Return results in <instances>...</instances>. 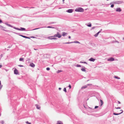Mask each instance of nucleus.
<instances>
[{
    "mask_svg": "<svg viewBox=\"0 0 124 124\" xmlns=\"http://www.w3.org/2000/svg\"><path fill=\"white\" fill-rule=\"evenodd\" d=\"M62 71L61 70H59L57 71L56 72L57 73H58L60 72H62Z\"/></svg>",
    "mask_w": 124,
    "mask_h": 124,
    "instance_id": "nucleus-24",
    "label": "nucleus"
},
{
    "mask_svg": "<svg viewBox=\"0 0 124 124\" xmlns=\"http://www.w3.org/2000/svg\"><path fill=\"white\" fill-rule=\"evenodd\" d=\"M98 106H95V108H98Z\"/></svg>",
    "mask_w": 124,
    "mask_h": 124,
    "instance_id": "nucleus-37",
    "label": "nucleus"
},
{
    "mask_svg": "<svg viewBox=\"0 0 124 124\" xmlns=\"http://www.w3.org/2000/svg\"><path fill=\"white\" fill-rule=\"evenodd\" d=\"M89 60L91 61L94 62L95 60V59L91 58L89 59Z\"/></svg>",
    "mask_w": 124,
    "mask_h": 124,
    "instance_id": "nucleus-13",
    "label": "nucleus"
},
{
    "mask_svg": "<svg viewBox=\"0 0 124 124\" xmlns=\"http://www.w3.org/2000/svg\"><path fill=\"white\" fill-rule=\"evenodd\" d=\"M1 82L0 81V85H1Z\"/></svg>",
    "mask_w": 124,
    "mask_h": 124,
    "instance_id": "nucleus-48",
    "label": "nucleus"
},
{
    "mask_svg": "<svg viewBox=\"0 0 124 124\" xmlns=\"http://www.w3.org/2000/svg\"><path fill=\"white\" fill-rule=\"evenodd\" d=\"M18 73V70L16 69H15L14 70V73L15 74H17Z\"/></svg>",
    "mask_w": 124,
    "mask_h": 124,
    "instance_id": "nucleus-6",
    "label": "nucleus"
},
{
    "mask_svg": "<svg viewBox=\"0 0 124 124\" xmlns=\"http://www.w3.org/2000/svg\"><path fill=\"white\" fill-rule=\"evenodd\" d=\"M114 59L112 57H111L109 59H108V61H114Z\"/></svg>",
    "mask_w": 124,
    "mask_h": 124,
    "instance_id": "nucleus-8",
    "label": "nucleus"
},
{
    "mask_svg": "<svg viewBox=\"0 0 124 124\" xmlns=\"http://www.w3.org/2000/svg\"><path fill=\"white\" fill-rule=\"evenodd\" d=\"M70 38H71V37L70 36H69V38L70 39Z\"/></svg>",
    "mask_w": 124,
    "mask_h": 124,
    "instance_id": "nucleus-43",
    "label": "nucleus"
},
{
    "mask_svg": "<svg viewBox=\"0 0 124 124\" xmlns=\"http://www.w3.org/2000/svg\"><path fill=\"white\" fill-rule=\"evenodd\" d=\"M57 124H63V123L61 121H59L57 122Z\"/></svg>",
    "mask_w": 124,
    "mask_h": 124,
    "instance_id": "nucleus-19",
    "label": "nucleus"
},
{
    "mask_svg": "<svg viewBox=\"0 0 124 124\" xmlns=\"http://www.w3.org/2000/svg\"><path fill=\"white\" fill-rule=\"evenodd\" d=\"M69 87L70 89H71V86L70 85H69Z\"/></svg>",
    "mask_w": 124,
    "mask_h": 124,
    "instance_id": "nucleus-32",
    "label": "nucleus"
},
{
    "mask_svg": "<svg viewBox=\"0 0 124 124\" xmlns=\"http://www.w3.org/2000/svg\"><path fill=\"white\" fill-rule=\"evenodd\" d=\"M34 50H37V49H35V48H34Z\"/></svg>",
    "mask_w": 124,
    "mask_h": 124,
    "instance_id": "nucleus-47",
    "label": "nucleus"
},
{
    "mask_svg": "<svg viewBox=\"0 0 124 124\" xmlns=\"http://www.w3.org/2000/svg\"><path fill=\"white\" fill-rule=\"evenodd\" d=\"M122 2L121 1H117L115 2V4H119L122 3Z\"/></svg>",
    "mask_w": 124,
    "mask_h": 124,
    "instance_id": "nucleus-14",
    "label": "nucleus"
},
{
    "mask_svg": "<svg viewBox=\"0 0 124 124\" xmlns=\"http://www.w3.org/2000/svg\"><path fill=\"white\" fill-rule=\"evenodd\" d=\"M121 10L120 8H118L116 9V11L117 12H120Z\"/></svg>",
    "mask_w": 124,
    "mask_h": 124,
    "instance_id": "nucleus-7",
    "label": "nucleus"
},
{
    "mask_svg": "<svg viewBox=\"0 0 124 124\" xmlns=\"http://www.w3.org/2000/svg\"><path fill=\"white\" fill-rule=\"evenodd\" d=\"M5 24L6 25H7L8 26H9V27H13V26H11V25L9 24H8L7 23H6Z\"/></svg>",
    "mask_w": 124,
    "mask_h": 124,
    "instance_id": "nucleus-20",
    "label": "nucleus"
},
{
    "mask_svg": "<svg viewBox=\"0 0 124 124\" xmlns=\"http://www.w3.org/2000/svg\"><path fill=\"white\" fill-rule=\"evenodd\" d=\"M18 66L19 67H23V65H18Z\"/></svg>",
    "mask_w": 124,
    "mask_h": 124,
    "instance_id": "nucleus-36",
    "label": "nucleus"
},
{
    "mask_svg": "<svg viewBox=\"0 0 124 124\" xmlns=\"http://www.w3.org/2000/svg\"><path fill=\"white\" fill-rule=\"evenodd\" d=\"M64 1V0H62V1Z\"/></svg>",
    "mask_w": 124,
    "mask_h": 124,
    "instance_id": "nucleus-49",
    "label": "nucleus"
},
{
    "mask_svg": "<svg viewBox=\"0 0 124 124\" xmlns=\"http://www.w3.org/2000/svg\"><path fill=\"white\" fill-rule=\"evenodd\" d=\"M95 27H93L92 28V29H93L95 28Z\"/></svg>",
    "mask_w": 124,
    "mask_h": 124,
    "instance_id": "nucleus-41",
    "label": "nucleus"
},
{
    "mask_svg": "<svg viewBox=\"0 0 124 124\" xmlns=\"http://www.w3.org/2000/svg\"><path fill=\"white\" fill-rule=\"evenodd\" d=\"M0 26L1 27V28H3V27H2V26Z\"/></svg>",
    "mask_w": 124,
    "mask_h": 124,
    "instance_id": "nucleus-46",
    "label": "nucleus"
},
{
    "mask_svg": "<svg viewBox=\"0 0 124 124\" xmlns=\"http://www.w3.org/2000/svg\"><path fill=\"white\" fill-rule=\"evenodd\" d=\"M31 38H34V37H31Z\"/></svg>",
    "mask_w": 124,
    "mask_h": 124,
    "instance_id": "nucleus-50",
    "label": "nucleus"
},
{
    "mask_svg": "<svg viewBox=\"0 0 124 124\" xmlns=\"http://www.w3.org/2000/svg\"><path fill=\"white\" fill-rule=\"evenodd\" d=\"M123 39L124 40V38H123Z\"/></svg>",
    "mask_w": 124,
    "mask_h": 124,
    "instance_id": "nucleus-52",
    "label": "nucleus"
},
{
    "mask_svg": "<svg viewBox=\"0 0 124 124\" xmlns=\"http://www.w3.org/2000/svg\"><path fill=\"white\" fill-rule=\"evenodd\" d=\"M46 69L47 70H50V69L49 68H47Z\"/></svg>",
    "mask_w": 124,
    "mask_h": 124,
    "instance_id": "nucleus-33",
    "label": "nucleus"
},
{
    "mask_svg": "<svg viewBox=\"0 0 124 124\" xmlns=\"http://www.w3.org/2000/svg\"><path fill=\"white\" fill-rule=\"evenodd\" d=\"M114 5L113 4H112V5H111V8H113L114 7Z\"/></svg>",
    "mask_w": 124,
    "mask_h": 124,
    "instance_id": "nucleus-34",
    "label": "nucleus"
},
{
    "mask_svg": "<svg viewBox=\"0 0 124 124\" xmlns=\"http://www.w3.org/2000/svg\"><path fill=\"white\" fill-rule=\"evenodd\" d=\"M67 33H66L64 32H63L62 33V35L63 36H65L66 35H67Z\"/></svg>",
    "mask_w": 124,
    "mask_h": 124,
    "instance_id": "nucleus-11",
    "label": "nucleus"
},
{
    "mask_svg": "<svg viewBox=\"0 0 124 124\" xmlns=\"http://www.w3.org/2000/svg\"><path fill=\"white\" fill-rule=\"evenodd\" d=\"M2 86L3 85H0V90L1 89L2 87Z\"/></svg>",
    "mask_w": 124,
    "mask_h": 124,
    "instance_id": "nucleus-30",
    "label": "nucleus"
},
{
    "mask_svg": "<svg viewBox=\"0 0 124 124\" xmlns=\"http://www.w3.org/2000/svg\"><path fill=\"white\" fill-rule=\"evenodd\" d=\"M101 32V31H99L97 33H96L95 35H94V36L95 37H96Z\"/></svg>",
    "mask_w": 124,
    "mask_h": 124,
    "instance_id": "nucleus-17",
    "label": "nucleus"
},
{
    "mask_svg": "<svg viewBox=\"0 0 124 124\" xmlns=\"http://www.w3.org/2000/svg\"><path fill=\"white\" fill-rule=\"evenodd\" d=\"M73 43V42H72L71 43L68 42V43H66L69 44V43ZM73 43H78V44L80 43L78 41H74V42H73Z\"/></svg>",
    "mask_w": 124,
    "mask_h": 124,
    "instance_id": "nucleus-12",
    "label": "nucleus"
},
{
    "mask_svg": "<svg viewBox=\"0 0 124 124\" xmlns=\"http://www.w3.org/2000/svg\"><path fill=\"white\" fill-rule=\"evenodd\" d=\"M87 87V86L86 85H85L84 86H82L81 87V89H83V88H86Z\"/></svg>",
    "mask_w": 124,
    "mask_h": 124,
    "instance_id": "nucleus-23",
    "label": "nucleus"
},
{
    "mask_svg": "<svg viewBox=\"0 0 124 124\" xmlns=\"http://www.w3.org/2000/svg\"><path fill=\"white\" fill-rule=\"evenodd\" d=\"M2 67V65H0V68Z\"/></svg>",
    "mask_w": 124,
    "mask_h": 124,
    "instance_id": "nucleus-44",
    "label": "nucleus"
},
{
    "mask_svg": "<svg viewBox=\"0 0 124 124\" xmlns=\"http://www.w3.org/2000/svg\"><path fill=\"white\" fill-rule=\"evenodd\" d=\"M39 28H36V29H34V30H36V29H39Z\"/></svg>",
    "mask_w": 124,
    "mask_h": 124,
    "instance_id": "nucleus-45",
    "label": "nucleus"
},
{
    "mask_svg": "<svg viewBox=\"0 0 124 124\" xmlns=\"http://www.w3.org/2000/svg\"><path fill=\"white\" fill-rule=\"evenodd\" d=\"M100 101L101 102V106L103 104V101L101 100H100Z\"/></svg>",
    "mask_w": 124,
    "mask_h": 124,
    "instance_id": "nucleus-18",
    "label": "nucleus"
},
{
    "mask_svg": "<svg viewBox=\"0 0 124 124\" xmlns=\"http://www.w3.org/2000/svg\"><path fill=\"white\" fill-rule=\"evenodd\" d=\"M13 28L19 31H25L26 30L25 28L22 27L20 28V29H19L18 28H16L15 27H14Z\"/></svg>",
    "mask_w": 124,
    "mask_h": 124,
    "instance_id": "nucleus-3",
    "label": "nucleus"
},
{
    "mask_svg": "<svg viewBox=\"0 0 124 124\" xmlns=\"http://www.w3.org/2000/svg\"><path fill=\"white\" fill-rule=\"evenodd\" d=\"M75 11L78 12H83L84 11V9L81 8H78L75 9Z\"/></svg>",
    "mask_w": 124,
    "mask_h": 124,
    "instance_id": "nucleus-1",
    "label": "nucleus"
},
{
    "mask_svg": "<svg viewBox=\"0 0 124 124\" xmlns=\"http://www.w3.org/2000/svg\"><path fill=\"white\" fill-rule=\"evenodd\" d=\"M35 106H36V108H37L38 109H40V107H39V106L37 105V104H36L35 105Z\"/></svg>",
    "mask_w": 124,
    "mask_h": 124,
    "instance_id": "nucleus-16",
    "label": "nucleus"
},
{
    "mask_svg": "<svg viewBox=\"0 0 124 124\" xmlns=\"http://www.w3.org/2000/svg\"><path fill=\"white\" fill-rule=\"evenodd\" d=\"M120 111H121V112L117 114V113H114L113 114V115H118L120 114H121L123 112V110H120Z\"/></svg>",
    "mask_w": 124,
    "mask_h": 124,
    "instance_id": "nucleus-5",
    "label": "nucleus"
},
{
    "mask_svg": "<svg viewBox=\"0 0 124 124\" xmlns=\"http://www.w3.org/2000/svg\"><path fill=\"white\" fill-rule=\"evenodd\" d=\"M20 36H21L22 37H23V38H27V39L29 38L27 37H26L25 36H24L22 35H20Z\"/></svg>",
    "mask_w": 124,
    "mask_h": 124,
    "instance_id": "nucleus-21",
    "label": "nucleus"
},
{
    "mask_svg": "<svg viewBox=\"0 0 124 124\" xmlns=\"http://www.w3.org/2000/svg\"><path fill=\"white\" fill-rule=\"evenodd\" d=\"M117 102H118V103H119V104H120L121 103L119 101H118Z\"/></svg>",
    "mask_w": 124,
    "mask_h": 124,
    "instance_id": "nucleus-38",
    "label": "nucleus"
},
{
    "mask_svg": "<svg viewBox=\"0 0 124 124\" xmlns=\"http://www.w3.org/2000/svg\"><path fill=\"white\" fill-rule=\"evenodd\" d=\"M84 107L85 108V106H84Z\"/></svg>",
    "mask_w": 124,
    "mask_h": 124,
    "instance_id": "nucleus-51",
    "label": "nucleus"
},
{
    "mask_svg": "<svg viewBox=\"0 0 124 124\" xmlns=\"http://www.w3.org/2000/svg\"><path fill=\"white\" fill-rule=\"evenodd\" d=\"M114 77L116 78V79H120V78L116 76H115Z\"/></svg>",
    "mask_w": 124,
    "mask_h": 124,
    "instance_id": "nucleus-25",
    "label": "nucleus"
},
{
    "mask_svg": "<svg viewBox=\"0 0 124 124\" xmlns=\"http://www.w3.org/2000/svg\"><path fill=\"white\" fill-rule=\"evenodd\" d=\"M30 66L32 67H34L35 66V65L33 63L30 64Z\"/></svg>",
    "mask_w": 124,
    "mask_h": 124,
    "instance_id": "nucleus-9",
    "label": "nucleus"
},
{
    "mask_svg": "<svg viewBox=\"0 0 124 124\" xmlns=\"http://www.w3.org/2000/svg\"><path fill=\"white\" fill-rule=\"evenodd\" d=\"M81 70L82 71H84V72L86 70H85V67L81 69Z\"/></svg>",
    "mask_w": 124,
    "mask_h": 124,
    "instance_id": "nucleus-15",
    "label": "nucleus"
},
{
    "mask_svg": "<svg viewBox=\"0 0 124 124\" xmlns=\"http://www.w3.org/2000/svg\"><path fill=\"white\" fill-rule=\"evenodd\" d=\"M26 123L28 124H31V123L29 122L28 121H27L26 122Z\"/></svg>",
    "mask_w": 124,
    "mask_h": 124,
    "instance_id": "nucleus-29",
    "label": "nucleus"
},
{
    "mask_svg": "<svg viewBox=\"0 0 124 124\" xmlns=\"http://www.w3.org/2000/svg\"><path fill=\"white\" fill-rule=\"evenodd\" d=\"M54 37H58L59 38H60L62 37V35L60 34L59 32H57L55 34L54 36Z\"/></svg>",
    "mask_w": 124,
    "mask_h": 124,
    "instance_id": "nucleus-2",
    "label": "nucleus"
},
{
    "mask_svg": "<svg viewBox=\"0 0 124 124\" xmlns=\"http://www.w3.org/2000/svg\"><path fill=\"white\" fill-rule=\"evenodd\" d=\"M80 63H85L86 64H87V63L86 62H80Z\"/></svg>",
    "mask_w": 124,
    "mask_h": 124,
    "instance_id": "nucleus-28",
    "label": "nucleus"
},
{
    "mask_svg": "<svg viewBox=\"0 0 124 124\" xmlns=\"http://www.w3.org/2000/svg\"><path fill=\"white\" fill-rule=\"evenodd\" d=\"M24 60V59L23 58H21L19 59V61H23Z\"/></svg>",
    "mask_w": 124,
    "mask_h": 124,
    "instance_id": "nucleus-22",
    "label": "nucleus"
},
{
    "mask_svg": "<svg viewBox=\"0 0 124 124\" xmlns=\"http://www.w3.org/2000/svg\"><path fill=\"white\" fill-rule=\"evenodd\" d=\"M2 22V21L1 20H0V23H1Z\"/></svg>",
    "mask_w": 124,
    "mask_h": 124,
    "instance_id": "nucleus-42",
    "label": "nucleus"
},
{
    "mask_svg": "<svg viewBox=\"0 0 124 124\" xmlns=\"http://www.w3.org/2000/svg\"><path fill=\"white\" fill-rule=\"evenodd\" d=\"M76 66L77 67H81V66L80 65H78Z\"/></svg>",
    "mask_w": 124,
    "mask_h": 124,
    "instance_id": "nucleus-31",
    "label": "nucleus"
},
{
    "mask_svg": "<svg viewBox=\"0 0 124 124\" xmlns=\"http://www.w3.org/2000/svg\"><path fill=\"white\" fill-rule=\"evenodd\" d=\"M47 28H52V27L50 26H48L47 27Z\"/></svg>",
    "mask_w": 124,
    "mask_h": 124,
    "instance_id": "nucleus-40",
    "label": "nucleus"
},
{
    "mask_svg": "<svg viewBox=\"0 0 124 124\" xmlns=\"http://www.w3.org/2000/svg\"><path fill=\"white\" fill-rule=\"evenodd\" d=\"M63 91L65 92H67L65 88H64L63 89Z\"/></svg>",
    "mask_w": 124,
    "mask_h": 124,
    "instance_id": "nucleus-26",
    "label": "nucleus"
},
{
    "mask_svg": "<svg viewBox=\"0 0 124 124\" xmlns=\"http://www.w3.org/2000/svg\"><path fill=\"white\" fill-rule=\"evenodd\" d=\"M120 108H121L120 107H118L116 108V109H120Z\"/></svg>",
    "mask_w": 124,
    "mask_h": 124,
    "instance_id": "nucleus-35",
    "label": "nucleus"
},
{
    "mask_svg": "<svg viewBox=\"0 0 124 124\" xmlns=\"http://www.w3.org/2000/svg\"><path fill=\"white\" fill-rule=\"evenodd\" d=\"M73 11L72 9H69L67 10V12L69 13H71Z\"/></svg>",
    "mask_w": 124,
    "mask_h": 124,
    "instance_id": "nucleus-10",
    "label": "nucleus"
},
{
    "mask_svg": "<svg viewBox=\"0 0 124 124\" xmlns=\"http://www.w3.org/2000/svg\"><path fill=\"white\" fill-rule=\"evenodd\" d=\"M61 89V88H59V90H60Z\"/></svg>",
    "mask_w": 124,
    "mask_h": 124,
    "instance_id": "nucleus-39",
    "label": "nucleus"
},
{
    "mask_svg": "<svg viewBox=\"0 0 124 124\" xmlns=\"http://www.w3.org/2000/svg\"><path fill=\"white\" fill-rule=\"evenodd\" d=\"M54 37V36H52L51 37H48V38L49 39H56V38H55Z\"/></svg>",
    "mask_w": 124,
    "mask_h": 124,
    "instance_id": "nucleus-4",
    "label": "nucleus"
},
{
    "mask_svg": "<svg viewBox=\"0 0 124 124\" xmlns=\"http://www.w3.org/2000/svg\"><path fill=\"white\" fill-rule=\"evenodd\" d=\"M87 26L88 27H91V23H90L89 24H88L87 25Z\"/></svg>",
    "mask_w": 124,
    "mask_h": 124,
    "instance_id": "nucleus-27",
    "label": "nucleus"
}]
</instances>
